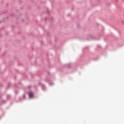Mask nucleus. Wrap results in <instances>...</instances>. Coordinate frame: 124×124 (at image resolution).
<instances>
[{
    "instance_id": "1",
    "label": "nucleus",
    "mask_w": 124,
    "mask_h": 124,
    "mask_svg": "<svg viewBox=\"0 0 124 124\" xmlns=\"http://www.w3.org/2000/svg\"><path fill=\"white\" fill-rule=\"evenodd\" d=\"M29 94L30 98H32V97H33V94L32 93V92H29Z\"/></svg>"
}]
</instances>
